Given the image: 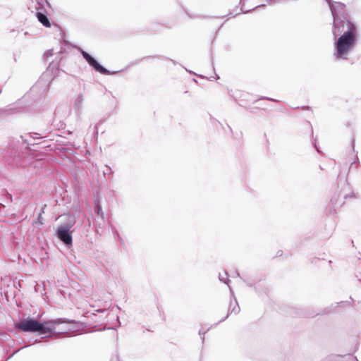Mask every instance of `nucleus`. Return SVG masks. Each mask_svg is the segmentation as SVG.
I'll return each instance as SVG.
<instances>
[{
    "instance_id": "f257e3e1",
    "label": "nucleus",
    "mask_w": 361,
    "mask_h": 361,
    "mask_svg": "<svg viewBox=\"0 0 361 361\" xmlns=\"http://www.w3.org/2000/svg\"><path fill=\"white\" fill-rule=\"evenodd\" d=\"M343 34L334 43V56L336 60H346L356 44L357 28L348 18H333L332 34L335 38Z\"/></svg>"
},
{
    "instance_id": "f03ea898",
    "label": "nucleus",
    "mask_w": 361,
    "mask_h": 361,
    "mask_svg": "<svg viewBox=\"0 0 361 361\" xmlns=\"http://www.w3.org/2000/svg\"><path fill=\"white\" fill-rule=\"evenodd\" d=\"M68 321L58 318L56 319L46 320L40 322L35 319L29 318L15 324V327L23 332H39L41 334L52 333L54 334H66L69 331L68 326L57 327L63 324H67Z\"/></svg>"
},
{
    "instance_id": "7ed1b4c3",
    "label": "nucleus",
    "mask_w": 361,
    "mask_h": 361,
    "mask_svg": "<svg viewBox=\"0 0 361 361\" xmlns=\"http://www.w3.org/2000/svg\"><path fill=\"white\" fill-rule=\"evenodd\" d=\"M58 71V63L52 62L50 63L47 71L42 74L37 82L32 87L31 92L39 94L47 93L53 79L52 75L56 73Z\"/></svg>"
},
{
    "instance_id": "20e7f679",
    "label": "nucleus",
    "mask_w": 361,
    "mask_h": 361,
    "mask_svg": "<svg viewBox=\"0 0 361 361\" xmlns=\"http://www.w3.org/2000/svg\"><path fill=\"white\" fill-rule=\"evenodd\" d=\"M75 224L74 216H69L67 223L58 226L56 233L57 238L67 246L72 245L73 238L71 229Z\"/></svg>"
},
{
    "instance_id": "39448f33",
    "label": "nucleus",
    "mask_w": 361,
    "mask_h": 361,
    "mask_svg": "<svg viewBox=\"0 0 361 361\" xmlns=\"http://www.w3.org/2000/svg\"><path fill=\"white\" fill-rule=\"evenodd\" d=\"M80 53L85 61L88 63V64L94 68V70L97 72H99L104 75H111L117 73L118 71L111 72L107 70L106 68L103 67L94 58H93L90 54L87 52L85 51L82 49H80Z\"/></svg>"
},
{
    "instance_id": "423d86ee",
    "label": "nucleus",
    "mask_w": 361,
    "mask_h": 361,
    "mask_svg": "<svg viewBox=\"0 0 361 361\" xmlns=\"http://www.w3.org/2000/svg\"><path fill=\"white\" fill-rule=\"evenodd\" d=\"M330 10L333 18H348L345 6L341 2H334V5H331Z\"/></svg>"
},
{
    "instance_id": "0eeeda50",
    "label": "nucleus",
    "mask_w": 361,
    "mask_h": 361,
    "mask_svg": "<svg viewBox=\"0 0 361 361\" xmlns=\"http://www.w3.org/2000/svg\"><path fill=\"white\" fill-rule=\"evenodd\" d=\"M239 312H240V307L238 305V303L236 299L234 298L233 300H231V302H230L227 315L226 316V317L224 319H221V321H224L232 313L237 314Z\"/></svg>"
},
{
    "instance_id": "6e6552de",
    "label": "nucleus",
    "mask_w": 361,
    "mask_h": 361,
    "mask_svg": "<svg viewBox=\"0 0 361 361\" xmlns=\"http://www.w3.org/2000/svg\"><path fill=\"white\" fill-rule=\"evenodd\" d=\"M4 115H11L14 114H18L23 111V109L18 104H11L6 106L3 111Z\"/></svg>"
},
{
    "instance_id": "1a4fd4ad",
    "label": "nucleus",
    "mask_w": 361,
    "mask_h": 361,
    "mask_svg": "<svg viewBox=\"0 0 361 361\" xmlns=\"http://www.w3.org/2000/svg\"><path fill=\"white\" fill-rule=\"evenodd\" d=\"M37 18L38 20L46 27H50L51 23L47 16L42 12L37 13Z\"/></svg>"
},
{
    "instance_id": "9d476101",
    "label": "nucleus",
    "mask_w": 361,
    "mask_h": 361,
    "mask_svg": "<svg viewBox=\"0 0 361 361\" xmlns=\"http://www.w3.org/2000/svg\"><path fill=\"white\" fill-rule=\"evenodd\" d=\"M94 212L96 215L100 216V218L102 219V220L103 221H104V219H105L104 213L102 208L98 201L94 202Z\"/></svg>"
},
{
    "instance_id": "9b49d317",
    "label": "nucleus",
    "mask_w": 361,
    "mask_h": 361,
    "mask_svg": "<svg viewBox=\"0 0 361 361\" xmlns=\"http://www.w3.org/2000/svg\"><path fill=\"white\" fill-rule=\"evenodd\" d=\"M83 101H84V98H83L82 94H80L78 95V97H76V99L74 102V104H73L74 109L78 111H81V109L82 108Z\"/></svg>"
},
{
    "instance_id": "f8f14e48",
    "label": "nucleus",
    "mask_w": 361,
    "mask_h": 361,
    "mask_svg": "<svg viewBox=\"0 0 361 361\" xmlns=\"http://www.w3.org/2000/svg\"><path fill=\"white\" fill-rule=\"evenodd\" d=\"M227 276H228L227 272H225L224 274H219V279L220 281H221V282L227 284L228 286H229V283L231 282V280H229L227 278ZM228 288H229V290H230V292H231V295H233V292L230 286H228Z\"/></svg>"
},
{
    "instance_id": "ddd939ff",
    "label": "nucleus",
    "mask_w": 361,
    "mask_h": 361,
    "mask_svg": "<svg viewBox=\"0 0 361 361\" xmlns=\"http://www.w3.org/2000/svg\"><path fill=\"white\" fill-rule=\"evenodd\" d=\"M30 136L31 138L33 139V140H35L36 139H41V138L47 137V135L43 133L39 134L37 133H30Z\"/></svg>"
},
{
    "instance_id": "4468645a",
    "label": "nucleus",
    "mask_w": 361,
    "mask_h": 361,
    "mask_svg": "<svg viewBox=\"0 0 361 361\" xmlns=\"http://www.w3.org/2000/svg\"><path fill=\"white\" fill-rule=\"evenodd\" d=\"M185 14L190 18H201L202 16H200V15H195V14H191L189 12H188L186 10L184 11Z\"/></svg>"
},
{
    "instance_id": "2eb2a0df",
    "label": "nucleus",
    "mask_w": 361,
    "mask_h": 361,
    "mask_svg": "<svg viewBox=\"0 0 361 361\" xmlns=\"http://www.w3.org/2000/svg\"><path fill=\"white\" fill-rule=\"evenodd\" d=\"M53 54H54V51H53V49H49V50L47 51L44 53V58H45L46 59H49V57L52 56H53Z\"/></svg>"
},
{
    "instance_id": "dca6fc26",
    "label": "nucleus",
    "mask_w": 361,
    "mask_h": 361,
    "mask_svg": "<svg viewBox=\"0 0 361 361\" xmlns=\"http://www.w3.org/2000/svg\"><path fill=\"white\" fill-rule=\"evenodd\" d=\"M206 333V331H204L202 329H201L200 331H199V334L201 336V338L202 340V341H204V334Z\"/></svg>"
},
{
    "instance_id": "f3484780",
    "label": "nucleus",
    "mask_w": 361,
    "mask_h": 361,
    "mask_svg": "<svg viewBox=\"0 0 361 361\" xmlns=\"http://www.w3.org/2000/svg\"><path fill=\"white\" fill-rule=\"evenodd\" d=\"M299 316H302V317H313L314 314H307V313H305V312H300L299 314Z\"/></svg>"
},
{
    "instance_id": "a211bd4d",
    "label": "nucleus",
    "mask_w": 361,
    "mask_h": 361,
    "mask_svg": "<svg viewBox=\"0 0 361 361\" xmlns=\"http://www.w3.org/2000/svg\"><path fill=\"white\" fill-rule=\"evenodd\" d=\"M326 3L329 4V8H331V5H334V2L332 1V0H325Z\"/></svg>"
},
{
    "instance_id": "6ab92c4d",
    "label": "nucleus",
    "mask_w": 361,
    "mask_h": 361,
    "mask_svg": "<svg viewBox=\"0 0 361 361\" xmlns=\"http://www.w3.org/2000/svg\"><path fill=\"white\" fill-rule=\"evenodd\" d=\"M26 142H27V145H37L38 142H31L30 141H27L26 140Z\"/></svg>"
},
{
    "instance_id": "aec40b11",
    "label": "nucleus",
    "mask_w": 361,
    "mask_h": 361,
    "mask_svg": "<svg viewBox=\"0 0 361 361\" xmlns=\"http://www.w3.org/2000/svg\"><path fill=\"white\" fill-rule=\"evenodd\" d=\"M314 147H315V149H317V152L320 153V151H319V148L317 147V144H316V143H314Z\"/></svg>"
},
{
    "instance_id": "412c9836",
    "label": "nucleus",
    "mask_w": 361,
    "mask_h": 361,
    "mask_svg": "<svg viewBox=\"0 0 361 361\" xmlns=\"http://www.w3.org/2000/svg\"><path fill=\"white\" fill-rule=\"evenodd\" d=\"M265 5L264 4H261V5H259L257 6H256L255 8H259V7H264Z\"/></svg>"
},
{
    "instance_id": "4be33fe9",
    "label": "nucleus",
    "mask_w": 361,
    "mask_h": 361,
    "mask_svg": "<svg viewBox=\"0 0 361 361\" xmlns=\"http://www.w3.org/2000/svg\"><path fill=\"white\" fill-rule=\"evenodd\" d=\"M264 99L271 101H274L273 99L269 98V97H264Z\"/></svg>"
},
{
    "instance_id": "5701e85b",
    "label": "nucleus",
    "mask_w": 361,
    "mask_h": 361,
    "mask_svg": "<svg viewBox=\"0 0 361 361\" xmlns=\"http://www.w3.org/2000/svg\"><path fill=\"white\" fill-rule=\"evenodd\" d=\"M96 133H97V126H95Z\"/></svg>"
},
{
    "instance_id": "b1692460",
    "label": "nucleus",
    "mask_w": 361,
    "mask_h": 361,
    "mask_svg": "<svg viewBox=\"0 0 361 361\" xmlns=\"http://www.w3.org/2000/svg\"><path fill=\"white\" fill-rule=\"evenodd\" d=\"M106 168L109 169V170H111V168H109V166H106Z\"/></svg>"
},
{
    "instance_id": "393cba45",
    "label": "nucleus",
    "mask_w": 361,
    "mask_h": 361,
    "mask_svg": "<svg viewBox=\"0 0 361 361\" xmlns=\"http://www.w3.org/2000/svg\"><path fill=\"white\" fill-rule=\"evenodd\" d=\"M106 168L109 169V170H111V168H109V166H106Z\"/></svg>"
},
{
    "instance_id": "a878e982",
    "label": "nucleus",
    "mask_w": 361,
    "mask_h": 361,
    "mask_svg": "<svg viewBox=\"0 0 361 361\" xmlns=\"http://www.w3.org/2000/svg\"><path fill=\"white\" fill-rule=\"evenodd\" d=\"M106 168L109 169V170H111V168H109V166H106Z\"/></svg>"
},
{
    "instance_id": "bb28decb",
    "label": "nucleus",
    "mask_w": 361,
    "mask_h": 361,
    "mask_svg": "<svg viewBox=\"0 0 361 361\" xmlns=\"http://www.w3.org/2000/svg\"><path fill=\"white\" fill-rule=\"evenodd\" d=\"M303 109H309V106L303 107Z\"/></svg>"
},
{
    "instance_id": "cd10ccee",
    "label": "nucleus",
    "mask_w": 361,
    "mask_h": 361,
    "mask_svg": "<svg viewBox=\"0 0 361 361\" xmlns=\"http://www.w3.org/2000/svg\"><path fill=\"white\" fill-rule=\"evenodd\" d=\"M241 2H242V0H240V3H241Z\"/></svg>"
}]
</instances>
